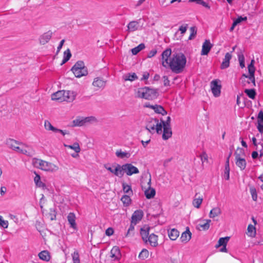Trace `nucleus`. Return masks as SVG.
Returning <instances> with one entry per match:
<instances>
[{"label":"nucleus","instance_id":"obj_46","mask_svg":"<svg viewBox=\"0 0 263 263\" xmlns=\"http://www.w3.org/2000/svg\"><path fill=\"white\" fill-rule=\"evenodd\" d=\"M254 63L255 61L253 59L251 60L250 64L248 65V68L249 74L254 75L255 71V68L254 66Z\"/></svg>","mask_w":263,"mask_h":263},{"label":"nucleus","instance_id":"obj_11","mask_svg":"<svg viewBox=\"0 0 263 263\" xmlns=\"http://www.w3.org/2000/svg\"><path fill=\"white\" fill-rule=\"evenodd\" d=\"M44 126L47 131H52L54 133H59L63 136L69 134V132L67 130H62L54 127L50 122L47 120L44 121Z\"/></svg>","mask_w":263,"mask_h":263},{"label":"nucleus","instance_id":"obj_8","mask_svg":"<svg viewBox=\"0 0 263 263\" xmlns=\"http://www.w3.org/2000/svg\"><path fill=\"white\" fill-rule=\"evenodd\" d=\"M151 175L148 174V179L146 182V184L142 185V190L144 192V195L147 199L153 198L155 194L156 191L154 188L151 187Z\"/></svg>","mask_w":263,"mask_h":263},{"label":"nucleus","instance_id":"obj_62","mask_svg":"<svg viewBox=\"0 0 263 263\" xmlns=\"http://www.w3.org/2000/svg\"><path fill=\"white\" fill-rule=\"evenodd\" d=\"M149 73L148 72H144L143 73L142 78L141 79V81L147 80L149 78Z\"/></svg>","mask_w":263,"mask_h":263},{"label":"nucleus","instance_id":"obj_4","mask_svg":"<svg viewBox=\"0 0 263 263\" xmlns=\"http://www.w3.org/2000/svg\"><path fill=\"white\" fill-rule=\"evenodd\" d=\"M76 93L69 90H59L53 93L51 96L52 100L57 101L60 102L66 101L71 102L75 100Z\"/></svg>","mask_w":263,"mask_h":263},{"label":"nucleus","instance_id":"obj_25","mask_svg":"<svg viewBox=\"0 0 263 263\" xmlns=\"http://www.w3.org/2000/svg\"><path fill=\"white\" fill-rule=\"evenodd\" d=\"M192 233L189 230V228H187L186 231L182 233L180 239L182 242H188L191 238Z\"/></svg>","mask_w":263,"mask_h":263},{"label":"nucleus","instance_id":"obj_58","mask_svg":"<svg viewBox=\"0 0 263 263\" xmlns=\"http://www.w3.org/2000/svg\"><path fill=\"white\" fill-rule=\"evenodd\" d=\"M157 53V50L156 49H153L151 50L149 53L147 54V58H151L153 57L156 55Z\"/></svg>","mask_w":263,"mask_h":263},{"label":"nucleus","instance_id":"obj_53","mask_svg":"<svg viewBox=\"0 0 263 263\" xmlns=\"http://www.w3.org/2000/svg\"><path fill=\"white\" fill-rule=\"evenodd\" d=\"M250 192L252 195L253 200L256 201L257 200V196L255 189L254 187L250 188Z\"/></svg>","mask_w":263,"mask_h":263},{"label":"nucleus","instance_id":"obj_57","mask_svg":"<svg viewBox=\"0 0 263 263\" xmlns=\"http://www.w3.org/2000/svg\"><path fill=\"white\" fill-rule=\"evenodd\" d=\"M114 231L112 228H108L105 231V234L106 235L110 236L114 234Z\"/></svg>","mask_w":263,"mask_h":263},{"label":"nucleus","instance_id":"obj_42","mask_svg":"<svg viewBox=\"0 0 263 263\" xmlns=\"http://www.w3.org/2000/svg\"><path fill=\"white\" fill-rule=\"evenodd\" d=\"M145 48V45L144 44L141 43L139 44L138 46L133 48L132 49V52L134 55L137 54L139 52H140L141 50Z\"/></svg>","mask_w":263,"mask_h":263},{"label":"nucleus","instance_id":"obj_43","mask_svg":"<svg viewBox=\"0 0 263 263\" xmlns=\"http://www.w3.org/2000/svg\"><path fill=\"white\" fill-rule=\"evenodd\" d=\"M71 56V54L70 51L69 49H67L64 52V58H63V60L62 61V63L61 64H63L65 63L66 62H67L70 58Z\"/></svg>","mask_w":263,"mask_h":263},{"label":"nucleus","instance_id":"obj_55","mask_svg":"<svg viewBox=\"0 0 263 263\" xmlns=\"http://www.w3.org/2000/svg\"><path fill=\"white\" fill-rule=\"evenodd\" d=\"M72 257L73 262L80 260L79 254L77 251H76L73 252V253L72 254Z\"/></svg>","mask_w":263,"mask_h":263},{"label":"nucleus","instance_id":"obj_17","mask_svg":"<svg viewBox=\"0 0 263 263\" xmlns=\"http://www.w3.org/2000/svg\"><path fill=\"white\" fill-rule=\"evenodd\" d=\"M106 85V81L100 78H96L92 82V85L96 88L97 90L103 89Z\"/></svg>","mask_w":263,"mask_h":263},{"label":"nucleus","instance_id":"obj_61","mask_svg":"<svg viewBox=\"0 0 263 263\" xmlns=\"http://www.w3.org/2000/svg\"><path fill=\"white\" fill-rule=\"evenodd\" d=\"M163 79L164 85L165 86H169L170 85V81H169L167 77L163 76Z\"/></svg>","mask_w":263,"mask_h":263},{"label":"nucleus","instance_id":"obj_34","mask_svg":"<svg viewBox=\"0 0 263 263\" xmlns=\"http://www.w3.org/2000/svg\"><path fill=\"white\" fill-rule=\"evenodd\" d=\"M64 146L65 147L73 149L76 153H79L81 151L80 146L78 142H75L72 145H67L64 144Z\"/></svg>","mask_w":263,"mask_h":263},{"label":"nucleus","instance_id":"obj_41","mask_svg":"<svg viewBox=\"0 0 263 263\" xmlns=\"http://www.w3.org/2000/svg\"><path fill=\"white\" fill-rule=\"evenodd\" d=\"M130 195H124L122 197L121 200L125 206L129 205L131 203V199L129 197Z\"/></svg>","mask_w":263,"mask_h":263},{"label":"nucleus","instance_id":"obj_27","mask_svg":"<svg viewBox=\"0 0 263 263\" xmlns=\"http://www.w3.org/2000/svg\"><path fill=\"white\" fill-rule=\"evenodd\" d=\"M231 154L229 155L227 159V161L225 164L224 168V177L227 180H228L230 178V165H229V159L230 157Z\"/></svg>","mask_w":263,"mask_h":263},{"label":"nucleus","instance_id":"obj_30","mask_svg":"<svg viewBox=\"0 0 263 263\" xmlns=\"http://www.w3.org/2000/svg\"><path fill=\"white\" fill-rule=\"evenodd\" d=\"M221 214V210L219 207H215L212 209L209 214L210 218H214L219 216Z\"/></svg>","mask_w":263,"mask_h":263},{"label":"nucleus","instance_id":"obj_28","mask_svg":"<svg viewBox=\"0 0 263 263\" xmlns=\"http://www.w3.org/2000/svg\"><path fill=\"white\" fill-rule=\"evenodd\" d=\"M73 126H82L86 125L84 117H78L72 121Z\"/></svg>","mask_w":263,"mask_h":263},{"label":"nucleus","instance_id":"obj_48","mask_svg":"<svg viewBox=\"0 0 263 263\" xmlns=\"http://www.w3.org/2000/svg\"><path fill=\"white\" fill-rule=\"evenodd\" d=\"M84 118L86 124L87 123H93L98 122L97 119L94 116L84 117Z\"/></svg>","mask_w":263,"mask_h":263},{"label":"nucleus","instance_id":"obj_64","mask_svg":"<svg viewBox=\"0 0 263 263\" xmlns=\"http://www.w3.org/2000/svg\"><path fill=\"white\" fill-rule=\"evenodd\" d=\"M64 42H65V40H62L60 42V44H59V46H58V47L57 48V52H59L60 51V50L61 49V48H62V46H63Z\"/></svg>","mask_w":263,"mask_h":263},{"label":"nucleus","instance_id":"obj_35","mask_svg":"<svg viewBox=\"0 0 263 263\" xmlns=\"http://www.w3.org/2000/svg\"><path fill=\"white\" fill-rule=\"evenodd\" d=\"M123 79L125 81H133L138 79V77L135 73H127L123 76Z\"/></svg>","mask_w":263,"mask_h":263},{"label":"nucleus","instance_id":"obj_21","mask_svg":"<svg viewBox=\"0 0 263 263\" xmlns=\"http://www.w3.org/2000/svg\"><path fill=\"white\" fill-rule=\"evenodd\" d=\"M6 144L9 147L15 151L18 152V151H20V147L18 146V144L17 143L16 141L13 139H8L6 141Z\"/></svg>","mask_w":263,"mask_h":263},{"label":"nucleus","instance_id":"obj_20","mask_svg":"<svg viewBox=\"0 0 263 263\" xmlns=\"http://www.w3.org/2000/svg\"><path fill=\"white\" fill-rule=\"evenodd\" d=\"M257 128L260 133L263 134V111L262 110H260L258 114Z\"/></svg>","mask_w":263,"mask_h":263},{"label":"nucleus","instance_id":"obj_13","mask_svg":"<svg viewBox=\"0 0 263 263\" xmlns=\"http://www.w3.org/2000/svg\"><path fill=\"white\" fill-rule=\"evenodd\" d=\"M122 172L126 173L127 176L138 174L139 171L137 167L131 163H126L122 165Z\"/></svg>","mask_w":263,"mask_h":263},{"label":"nucleus","instance_id":"obj_7","mask_svg":"<svg viewBox=\"0 0 263 263\" xmlns=\"http://www.w3.org/2000/svg\"><path fill=\"white\" fill-rule=\"evenodd\" d=\"M71 71L77 78L86 76L88 73L87 68L83 61L77 62L71 68Z\"/></svg>","mask_w":263,"mask_h":263},{"label":"nucleus","instance_id":"obj_60","mask_svg":"<svg viewBox=\"0 0 263 263\" xmlns=\"http://www.w3.org/2000/svg\"><path fill=\"white\" fill-rule=\"evenodd\" d=\"M187 25H186L185 26H181L179 27V30L181 32L182 34H183L186 32L187 30Z\"/></svg>","mask_w":263,"mask_h":263},{"label":"nucleus","instance_id":"obj_59","mask_svg":"<svg viewBox=\"0 0 263 263\" xmlns=\"http://www.w3.org/2000/svg\"><path fill=\"white\" fill-rule=\"evenodd\" d=\"M248 79L251 81L254 86H256L255 79L254 74H249L248 76Z\"/></svg>","mask_w":263,"mask_h":263},{"label":"nucleus","instance_id":"obj_31","mask_svg":"<svg viewBox=\"0 0 263 263\" xmlns=\"http://www.w3.org/2000/svg\"><path fill=\"white\" fill-rule=\"evenodd\" d=\"M168 235L172 240H175L179 235V232L175 229H172L168 231Z\"/></svg>","mask_w":263,"mask_h":263},{"label":"nucleus","instance_id":"obj_16","mask_svg":"<svg viewBox=\"0 0 263 263\" xmlns=\"http://www.w3.org/2000/svg\"><path fill=\"white\" fill-rule=\"evenodd\" d=\"M53 35V32L51 30H49L43 34L39 37V42L41 45H45L48 43L51 39Z\"/></svg>","mask_w":263,"mask_h":263},{"label":"nucleus","instance_id":"obj_15","mask_svg":"<svg viewBox=\"0 0 263 263\" xmlns=\"http://www.w3.org/2000/svg\"><path fill=\"white\" fill-rule=\"evenodd\" d=\"M144 106L145 107L153 109L155 111V112L157 114H160L163 116L167 114L166 111L161 105L157 104L153 105H151L149 103H146L144 104Z\"/></svg>","mask_w":263,"mask_h":263},{"label":"nucleus","instance_id":"obj_2","mask_svg":"<svg viewBox=\"0 0 263 263\" xmlns=\"http://www.w3.org/2000/svg\"><path fill=\"white\" fill-rule=\"evenodd\" d=\"M150 228L148 226H144L140 229V235L143 241L145 243H149L153 247H156L158 245L157 235L154 233L149 234Z\"/></svg>","mask_w":263,"mask_h":263},{"label":"nucleus","instance_id":"obj_10","mask_svg":"<svg viewBox=\"0 0 263 263\" xmlns=\"http://www.w3.org/2000/svg\"><path fill=\"white\" fill-rule=\"evenodd\" d=\"M162 127L163 128V132L162 134V138L164 140H167L172 135V132L171 127V117H167L165 121L162 120Z\"/></svg>","mask_w":263,"mask_h":263},{"label":"nucleus","instance_id":"obj_54","mask_svg":"<svg viewBox=\"0 0 263 263\" xmlns=\"http://www.w3.org/2000/svg\"><path fill=\"white\" fill-rule=\"evenodd\" d=\"M247 20V17L246 16L245 17H241L239 16L237 19L234 21V23L235 25H238V24L240 23L242 21H245Z\"/></svg>","mask_w":263,"mask_h":263},{"label":"nucleus","instance_id":"obj_51","mask_svg":"<svg viewBox=\"0 0 263 263\" xmlns=\"http://www.w3.org/2000/svg\"><path fill=\"white\" fill-rule=\"evenodd\" d=\"M191 34L189 37V40H192L196 35L197 30L195 27H192L190 28Z\"/></svg>","mask_w":263,"mask_h":263},{"label":"nucleus","instance_id":"obj_45","mask_svg":"<svg viewBox=\"0 0 263 263\" xmlns=\"http://www.w3.org/2000/svg\"><path fill=\"white\" fill-rule=\"evenodd\" d=\"M123 186V190L125 193L128 194L129 195H131L133 194V191L132 190L131 186L126 184L125 183L122 184Z\"/></svg>","mask_w":263,"mask_h":263},{"label":"nucleus","instance_id":"obj_9","mask_svg":"<svg viewBox=\"0 0 263 263\" xmlns=\"http://www.w3.org/2000/svg\"><path fill=\"white\" fill-rule=\"evenodd\" d=\"M235 163L241 170H243L246 167V161L244 157V153L241 148L237 149L235 153Z\"/></svg>","mask_w":263,"mask_h":263},{"label":"nucleus","instance_id":"obj_37","mask_svg":"<svg viewBox=\"0 0 263 263\" xmlns=\"http://www.w3.org/2000/svg\"><path fill=\"white\" fill-rule=\"evenodd\" d=\"M229 239V237H228L220 238L218 241V243L216 245V247L219 248L220 246H226Z\"/></svg>","mask_w":263,"mask_h":263},{"label":"nucleus","instance_id":"obj_22","mask_svg":"<svg viewBox=\"0 0 263 263\" xmlns=\"http://www.w3.org/2000/svg\"><path fill=\"white\" fill-rule=\"evenodd\" d=\"M110 257L113 259H118L121 257V253L119 248L117 246H114L110 251Z\"/></svg>","mask_w":263,"mask_h":263},{"label":"nucleus","instance_id":"obj_49","mask_svg":"<svg viewBox=\"0 0 263 263\" xmlns=\"http://www.w3.org/2000/svg\"><path fill=\"white\" fill-rule=\"evenodd\" d=\"M238 59L239 62L240 66L241 68L245 67V57L242 53H240L238 54Z\"/></svg>","mask_w":263,"mask_h":263},{"label":"nucleus","instance_id":"obj_39","mask_svg":"<svg viewBox=\"0 0 263 263\" xmlns=\"http://www.w3.org/2000/svg\"><path fill=\"white\" fill-rule=\"evenodd\" d=\"M244 92L250 98L252 99H255L256 93L254 89H246Z\"/></svg>","mask_w":263,"mask_h":263},{"label":"nucleus","instance_id":"obj_26","mask_svg":"<svg viewBox=\"0 0 263 263\" xmlns=\"http://www.w3.org/2000/svg\"><path fill=\"white\" fill-rule=\"evenodd\" d=\"M67 220L70 227L74 229H76L77 225L76 223V215L73 213H70L67 216Z\"/></svg>","mask_w":263,"mask_h":263},{"label":"nucleus","instance_id":"obj_36","mask_svg":"<svg viewBox=\"0 0 263 263\" xmlns=\"http://www.w3.org/2000/svg\"><path fill=\"white\" fill-rule=\"evenodd\" d=\"M247 235L251 237H254L256 235L255 227L252 224H249L247 228Z\"/></svg>","mask_w":263,"mask_h":263},{"label":"nucleus","instance_id":"obj_14","mask_svg":"<svg viewBox=\"0 0 263 263\" xmlns=\"http://www.w3.org/2000/svg\"><path fill=\"white\" fill-rule=\"evenodd\" d=\"M104 167L117 176L121 177L123 176V172H122V165L117 164V165L114 167L110 166L108 165H105Z\"/></svg>","mask_w":263,"mask_h":263},{"label":"nucleus","instance_id":"obj_52","mask_svg":"<svg viewBox=\"0 0 263 263\" xmlns=\"http://www.w3.org/2000/svg\"><path fill=\"white\" fill-rule=\"evenodd\" d=\"M0 226L4 228H7L8 227V221L4 220L2 216H0Z\"/></svg>","mask_w":263,"mask_h":263},{"label":"nucleus","instance_id":"obj_50","mask_svg":"<svg viewBox=\"0 0 263 263\" xmlns=\"http://www.w3.org/2000/svg\"><path fill=\"white\" fill-rule=\"evenodd\" d=\"M136 224H134V223H133L131 222V224L130 225V227L125 235L126 237H128L131 235H133L134 234V227Z\"/></svg>","mask_w":263,"mask_h":263},{"label":"nucleus","instance_id":"obj_5","mask_svg":"<svg viewBox=\"0 0 263 263\" xmlns=\"http://www.w3.org/2000/svg\"><path fill=\"white\" fill-rule=\"evenodd\" d=\"M32 164L35 167L46 172H54L59 168L57 165L51 162L37 158L33 159Z\"/></svg>","mask_w":263,"mask_h":263},{"label":"nucleus","instance_id":"obj_33","mask_svg":"<svg viewBox=\"0 0 263 263\" xmlns=\"http://www.w3.org/2000/svg\"><path fill=\"white\" fill-rule=\"evenodd\" d=\"M39 258L46 261H48L50 259V255L49 253L47 251H43L39 253L38 255Z\"/></svg>","mask_w":263,"mask_h":263},{"label":"nucleus","instance_id":"obj_24","mask_svg":"<svg viewBox=\"0 0 263 263\" xmlns=\"http://www.w3.org/2000/svg\"><path fill=\"white\" fill-rule=\"evenodd\" d=\"M139 27V23L138 21H131L127 25V31L128 32H134L138 30Z\"/></svg>","mask_w":263,"mask_h":263},{"label":"nucleus","instance_id":"obj_63","mask_svg":"<svg viewBox=\"0 0 263 263\" xmlns=\"http://www.w3.org/2000/svg\"><path fill=\"white\" fill-rule=\"evenodd\" d=\"M148 179V176H147V175H146L145 177H142L141 182L142 188V185L143 184V182H144V184H146V182H147Z\"/></svg>","mask_w":263,"mask_h":263},{"label":"nucleus","instance_id":"obj_29","mask_svg":"<svg viewBox=\"0 0 263 263\" xmlns=\"http://www.w3.org/2000/svg\"><path fill=\"white\" fill-rule=\"evenodd\" d=\"M116 155L118 158L124 159L128 158L130 157V153L127 152H123L121 149H118L116 152Z\"/></svg>","mask_w":263,"mask_h":263},{"label":"nucleus","instance_id":"obj_6","mask_svg":"<svg viewBox=\"0 0 263 263\" xmlns=\"http://www.w3.org/2000/svg\"><path fill=\"white\" fill-rule=\"evenodd\" d=\"M145 128L152 134H154L155 132L158 134H161L162 128V121L159 122L157 119H149L147 121Z\"/></svg>","mask_w":263,"mask_h":263},{"label":"nucleus","instance_id":"obj_23","mask_svg":"<svg viewBox=\"0 0 263 263\" xmlns=\"http://www.w3.org/2000/svg\"><path fill=\"white\" fill-rule=\"evenodd\" d=\"M232 58V55L229 53L227 52L224 57V58L222 62L220 67L221 69H225L228 68L230 65V61Z\"/></svg>","mask_w":263,"mask_h":263},{"label":"nucleus","instance_id":"obj_40","mask_svg":"<svg viewBox=\"0 0 263 263\" xmlns=\"http://www.w3.org/2000/svg\"><path fill=\"white\" fill-rule=\"evenodd\" d=\"M148 251L146 249H143L139 254V258L141 259L144 260L148 258Z\"/></svg>","mask_w":263,"mask_h":263},{"label":"nucleus","instance_id":"obj_19","mask_svg":"<svg viewBox=\"0 0 263 263\" xmlns=\"http://www.w3.org/2000/svg\"><path fill=\"white\" fill-rule=\"evenodd\" d=\"M212 46H213L211 44L210 41L208 40H206L202 46L201 54L207 55L212 48Z\"/></svg>","mask_w":263,"mask_h":263},{"label":"nucleus","instance_id":"obj_12","mask_svg":"<svg viewBox=\"0 0 263 263\" xmlns=\"http://www.w3.org/2000/svg\"><path fill=\"white\" fill-rule=\"evenodd\" d=\"M210 86L213 96L215 97L220 96L221 89L220 81L218 79L213 80L210 83Z\"/></svg>","mask_w":263,"mask_h":263},{"label":"nucleus","instance_id":"obj_44","mask_svg":"<svg viewBox=\"0 0 263 263\" xmlns=\"http://www.w3.org/2000/svg\"><path fill=\"white\" fill-rule=\"evenodd\" d=\"M199 157L202 162V166H203L204 162L208 163V156L205 152H202Z\"/></svg>","mask_w":263,"mask_h":263},{"label":"nucleus","instance_id":"obj_56","mask_svg":"<svg viewBox=\"0 0 263 263\" xmlns=\"http://www.w3.org/2000/svg\"><path fill=\"white\" fill-rule=\"evenodd\" d=\"M18 153L26 155L27 156L31 155V152L27 150L26 148H23V147L20 148V151H18Z\"/></svg>","mask_w":263,"mask_h":263},{"label":"nucleus","instance_id":"obj_38","mask_svg":"<svg viewBox=\"0 0 263 263\" xmlns=\"http://www.w3.org/2000/svg\"><path fill=\"white\" fill-rule=\"evenodd\" d=\"M202 201V197H199L198 198H195L193 200L192 204L194 207L199 209L200 207Z\"/></svg>","mask_w":263,"mask_h":263},{"label":"nucleus","instance_id":"obj_1","mask_svg":"<svg viewBox=\"0 0 263 263\" xmlns=\"http://www.w3.org/2000/svg\"><path fill=\"white\" fill-rule=\"evenodd\" d=\"M171 49H166L162 53V64L165 67H169L175 73H180L183 71L186 63L185 56L182 53L173 54Z\"/></svg>","mask_w":263,"mask_h":263},{"label":"nucleus","instance_id":"obj_18","mask_svg":"<svg viewBox=\"0 0 263 263\" xmlns=\"http://www.w3.org/2000/svg\"><path fill=\"white\" fill-rule=\"evenodd\" d=\"M143 216V212L141 210L136 211L132 217V223L136 224L138 222L140 221Z\"/></svg>","mask_w":263,"mask_h":263},{"label":"nucleus","instance_id":"obj_3","mask_svg":"<svg viewBox=\"0 0 263 263\" xmlns=\"http://www.w3.org/2000/svg\"><path fill=\"white\" fill-rule=\"evenodd\" d=\"M157 97V90L148 87L139 88L135 92V97L138 98L152 100L156 99Z\"/></svg>","mask_w":263,"mask_h":263},{"label":"nucleus","instance_id":"obj_47","mask_svg":"<svg viewBox=\"0 0 263 263\" xmlns=\"http://www.w3.org/2000/svg\"><path fill=\"white\" fill-rule=\"evenodd\" d=\"M189 2H195L197 4L201 5L202 6L210 9V7L209 4L203 0H189Z\"/></svg>","mask_w":263,"mask_h":263},{"label":"nucleus","instance_id":"obj_32","mask_svg":"<svg viewBox=\"0 0 263 263\" xmlns=\"http://www.w3.org/2000/svg\"><path fill=\"white\" fill-rule=\"evenodd\" d=\"M205 221L204 223H200L197 226V229L200 230H206L210 228V223L211 222L210 219H205L203 220Z\"/></svg>","mask_w":263,"mask_h":263}]
</instances>
